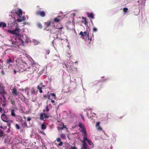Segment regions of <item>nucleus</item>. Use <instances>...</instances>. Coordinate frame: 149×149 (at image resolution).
Here are the masks:
<instances>
[{
	"label": "nucleus",
	"mask_w": 149,
	"mask_h": 149,
	"mask_svg": "<svg viewBox=\"0 0 149 149\" xmlns=\"http://www.w3.org/2000/svg\"><path fill=\"white\" fill-rule=\"evenodd\" d=\"M79 126L80 128V131L82 132L84 136L82 141V145L81 149H90L86 142L88 143L91 148H93L94 147L93 143L91 140L87 138L86 132L84 125L83 124L80 123L79 124Z\"/></svg>",
	"instance_id": "f257e3e1"
},
{
	"label": "nucleus",
	"mask_w": 149,
	"mask_h": 149,
	"mask_svg": "<svg viewBox=\"0 0 149 149\" xmlns=\"http://www.w3.org/2000/svg\"><path fill=\"white\" fill-rule=\"evenodd\" d=\"M20 31V29L18 27H16L15 29L12 30H8L6 31V32L13 34L17 36L16 38H15L12 41H11L13 45H14L15 44V46L14 45H13L14 47H18L19 44H18V42H22L24 40L22 39V38H23V37L22 36L19 34Z\"/></svg>",
	"instance_id": "f03ea898"
},
{
	"label": "nucleus",
	"mask_w": 149,
	"mask_h": 149,
	"mask_svg": "<svg viewBox=\"0 0 149 149\" xmlns=\"http://www.w3.org/2000/svg\"><path fill=\"white\" fill-rule=\"evenodd\" d=\"M16 13L17 15V21L19 22L24 21L26 19L24 16H22V10L20 9H18L16 11Z\"/></svg>",
	"instance_id": "7ed1b4c3"
},
{
	"label": "nucleus",
	"mask_w": 149,
	"mask_h": 149,
	"mask_svg": "<svg viewBox=\"0 0 149 149\" xmlns=\"http://www.w3.org/2000/svg\"><path fill=\"white\" fill-rule=\"evenodd\" d=\"M51 95L54 97V99H56V96L55 94L54 93H50L49 95L48 96V100H50L51 102L54 105L55 104V101L54 100H52V98H51L50 96Z\"/></svg>",
	"instance_id": "20e7f679"
},
{
	"label": "nucleus",
	"mask_w": 149,
	"mask_h": 149,
	"mask_svg": "<svg viewBox=\"0 0 149 149\" xmlns=\"http://www.w3.org/2000/svg\"><path fill=\"white\" fill-rule=\"evenodd\" d=\"M18 61H21V59L20 58H19L18 59H17L15 60L16 62L17 63V65L15 67V68L14 69V72L15 74L17 72L20 71L22 70L21 69L19 68V66L18 65V64L19 65Z\"/></svg>",
	"instance_id": "39448f33"
},
{
	"label": "nucleus",
	"mask_w": 149,
	"mask_h": 149,
	"mask_svg": "<svg viewBox=\"0 0 149 149\" xmlns=\"http://www.w3.org/2000/svg\"><path fill=\"white\" fill-rule=\"evenodd\" d=\"M100 122H97L95 124V127L96 129L97 130L101 132L103 130V129L102 127L100 126Z\"/></svg>",
	"instance_id": "423d86ee"
},
{
	"label": "nucleus",
	"mask_w": 149,
	"mask_h": 149,
	"mask_svg": "<svg viewBox=\"0 0 149 149\" xmlns=\"http://www.w3.org/2000/svg\"><path fill=\"white\" fill-rule=\"evenodd\" d=\"M22 36H23V38L22 39L24 40L22 42H18V44L19 43L20 44H23L25 42H30V39L26 35H24Z\"/></svg>",
	"instance_id": "0eeeda50"
},
{
	"label": "nucleus",
	"mask_w": 149,
	"mask_h": 149,
	"mask_svg": "<svg viewBox=\"0 0 149 149\" xmlns=\"http://www.w3.org/2000/svg\"><path fill=\"white\" fill-rule=\"evenodd\" d=\"M15 58L13 56L12 58L9 57L6 60V63L9 64L10 63H13L14 61Z\"/></svg>",
	"instance_id": "6e6552de"
},
{
	"label": "nucleus",
	"mask_w": 149,
	"mask_h": 149,
	"mask_svg": "<svg viewBox=\"0 0 149 149\" xmlns=\"http://www.w3.org/2000/svg\"><path fill=\"white\" fill-rule=\"evenodd\" d=\"M79 35L82 36L83 38H84V37L86 36L89 39V32H87V31H85L84 32H83L82 31H81L79 33Z\"/></svg>",
	"instance_id": "1a4fd4ad"
},
{
	"label": "nucleus",
	"mask_w": 149,
	"mask_h": 149,
	"mask_svg": "<svg viewBox=\"0 0 149 149\" xmlns=\"http://www.w3.org/2000/svg\"><path fill=\"white\" fill-rule=\"evenodd\" d=\"M27 66L26 63L24 62L21 61V64L19 65L20 69H24L25 67H26Z\"/></svg>",
	"instance_id": "9d476101"
},
{
	"label": "nucleus",
	"mask_w": 149,
	"mask_h": 149,
	"mask_svg": "<svg viewBox=\"0 0 149 149\" xmlns=\"http://www.w3.org/2000/svg\"><path fill=\"white\" fill-rule=\"evenodd\" d=\"M1 117L2 120L3 121L6 122L8 121V118L4 114H2L1 116Z\"/></svg>",
	"instance_id": "9b49d317"
},
{
	"label": "nucleus",
	"mask_w": 149,
	"mask_h": 149,
	"mask_svg": "<svg viewBox=\"0 0 149 149\" xmlns=\"http://www.w3.org/2000/svg\"><path fill=\"white\" fill-rule=\"evenodd\" d=\"M37 14L42 17H44L45 16V12L44 11H38L37 12Z\"/></svg>",
	"instance_id": "f8f14e48"
},
{
	"label": "nucleus",
	"mask_w": 149,
	"mask_h": 149,
	"mask_svg": "<svg viewBox=\"0 0 149 149\" xmlns=\"http://www.w3.org/2000/svg\"><path fill=\"white\" fill-rule=\"evenodd\" d=\"M48 117V116H47L46 114L45 113L41 114H40V119L41 120H42L45 118H47Z\"/></svg>",
	"instance_id": "ddd939ff"
},
{
	"label": "nucleus",
	"mask_w": 149,
	"mask_h": 149,
	"mask_svg": "<svg viewBox=\"0 0 149 149\" xmlns=\"http://www.w3.org/2000/svg\"><path fill=\"white\" fill-rule=\"evenodd\" d=\"M88 17L89 18H91L92 19H93L94 18V14L93 13H87Z\"/></svg>",
	"instance_id": "4468645a"
},
{
	"label": "nucleus",
	"mask_w": 149,
	"mask_h": 149,
	"mask_svg": "<svg viewBox=\"0 0 149 149\" xmlns=\"http://www.w3.org/2000/svg\"><path fill=\"white\" fill-rule=\"evenodd\" d=\"M6 24L4 22H0V27L3 28L6 27Z\"/></svg>",
	"instance_id": "2eb2a0df"
},
{
	"label": "nucleus",
	"mask_w": 149,
	"mask_h": 149,
	"mask_svg": "<svg viewBox=\"0 0 149 149\" xmlns=\"http://www.w3.org/2000/svg\"><path fill=\"white\" fill-rule=\"evenodd\" d=\"M53 23L52 21H49L45 23V25L46 27H48Z\"/></svg>",
	"instance_id": "dca6fc26"
},
{
	"label": "nucleus",
	"mask_w": 149,
	"mask_h": 149,
	"mask_svg": "<svg viewBox=\"0 0 149 149\" xmlns=\"http://www.w3.org/2000/svg\"><path fill=\"white\" fill-rule=\"evenodd\" d=\"M16 111L15 109H13L11 110V115L13 116L16 117V115L15 113V112Z\"/></svg>",
	"instance_id": "f3484780"
},
{
	"label": "nucleus",
	"mask_w": 149,
	"mask_h": 149,
	"mask_svg": "<svg viewBox=\"0 0 149 149\" xmlns=\"http://www.w3.org/2000/svg\"><path fill=\"white\" fill-rule=\"evenodd\" d=\"M12 93L13 95L14 96H16V95H17L18 94L16 90L15 89H14L13 90Z\"/></svg>",
	"instance_id": "a211bd4d"
},
{
	"label": "nucleus",
	"mask_w": 149,
	"mask_h": 149,
	"mask_svg": "<svg viewBox=\"0 0 149 149\" xmlns=\"http://www.w3.org/2000/svg\"><path fill=\"white\" fill-rule=\"evenodd\" d=\"M60 17L58 16L54 19V21L55 22H58L60 20Z\"/></svg>",
	"instance_id": "6ab92c4d"
},
{
	"label": "nucleus",
	"mask_w": 149,
	"mask_h": 149,
	"mask_svg": "<svg viewBox=\"0 0 149 149\" xmlns=\"http://www.w3.org/2000/svg\"><path fill=\"white\" fill-rule=\"evenodd\" d=\"M0 93L1 94L5 93V92L3 87L0 88Z\"/></svg>",
	"instance_id": "aec40b11"
},
{
	"label": "nucleus",
	"mask_w": 149,
	"mask_h": 149,
	"mask_svg": "<svg viewBox=\"0 0 149 149\" xmlns=\"http://www.w3.org/2000/svg\"><path fill=\"white\" fill-rule=\"evenodd\" d=\"M41 129L42 130H45L46 128V126L45 124L43 123L41 125Z\"/></svg>",
	"instance_id": "412c9836"
},
{
	"label": "nucleus",
	"mask_w": 149,
	"mask_h": 149,
	"mask_svg": "<svg viewBox=\"0 0 149 149\" xmlns=\"http://www.w3.org/2000/svg\"><path fill=\"white\" fill-rule=\"evenodd\" d=\"M38 88L39 90V91L40 93H42V90L41 87H40V85H38L37 87Z\"/></svg>",
	"instance_id": "4be33fe9"
},
{
	"label": "nucleus",
	"mask_w": 149,
	"mask_h": 149,
	"mask_svg": "<svg viewBox=\"0 0 149 149\" xmlns=\"http://www.w3.org/2000/svg\"><path fill=\"white\" fill-rule=\"evenodd\" d=\"M140 3L141 5L144 6L145 3V0H141V1Z\"/></svg>",
	"instance_id": "5701e85b"
},
{
	"label": "nucleus",
	"mask_w": 149,
	"mask_h": 149,
	"mask_svg": "<svg viewBox=\"0 0 149 149\" xmlns=\"http://www.w3.org/2000/svg\"><path fill=\"white\" fill-rule=\"evenodd\" d=\"M88 111H89V112H92L91 110V109H89L88 110ZM88 112L89 111H88L87 112V116H88V117H91V116L89 115V113H88Z\"/></svg>",
	"instance_id": "b1692460"
},
{
	"label": "nucleus",
	"mask_w": 149,
	"mask_h": 149,
	"mask_svg": "<svg viewBox=\"0 0 149 149\" xmlns=\"http://www.w3.org/2000/svg\"><path fill=\"white\" fill-rule=\"evenodd\" d=\"M72 62L71 61L69 63H67V65L68 67L70 66V67H71L72 66V65L70 64H72Z\"/></svg>",
	"instance_id": "393cba45"
},
{
	"label": "nucleus",
	"mask_w": 149,
	"mask_h": 149,
	"mask_svg": "<svg viewBox=\"0 0 149 149\" xmlns=\"http://www.w3.org/2000/svg\"><path fill=\"white\" fill-rule=\"evenodd\" d=\"M63 127H58V130H59L60 129H61V130H63V128H66L67 129V128H66L65 127V126H64L63 125Z\"/></svg>",
	"instance_id": "a878e982"
},
{
	"label": "nucleus",
	"mask_w": 149,
	"mask_h": 149,
	"mask_svg": "<svg viewBox=\"0 0 149 149\" xmlns=\"http://www.w3.org/2000/svg\"><path fill=\"white\" fill-rule=\"evenodd\" d=\"M33 42L35 45H37L38 43V42L36 40H33Z\"/></svg>",
	"instance_id": "bb28decb"
},
{
	"label": "nucleus",
	"mask_w": 149,
	"mask_h": 149,
	"mask_svg": "<svg viewBox=\"0 0 149 149\" xmlns=\"http://www.w3.org/2000/svg\"><path fill=\"white\" fill-rule=\"evenodd\" d=\"M38 26L40 29H41L42 28V26L40 23H38Z\"/></svg>",
	"instance_id": "cd10ccee"
},
{
	"label": "nucleus",
	"mask_w": 149,
	"mask_h": 149,
	"mask_svg": "<svg viewBox=\"0 0 149 149\" xmlns=\"http://www.w3.org/2000/svg\"><path fill=\"white\" fill-rule=\"evenodd\" d=\"M97 31V29L95 27H93V32H96Z\"/></svg>",
	"instance_id": "c85d7f7f"
},
{
	"label": "nucleus",
	"mask_w": 149,
	"mask_h": 149,
	"mask_svg": "<svg viewBox=\"0 0 149 149\" xmlns=\"http://www.w3.org/2000/svg\"><path fill=\"white\" fill-rule=\"evenodd\" d=\"M15 23H13L12 24H11L10 26H9V27H10V28L11 29V28L12 27V26L14 25V24Z\"/></svg>",
	"instance_id": "c756f323"
},
{
	"label": "nucleus",
	"mask_w": 149,
	"mask_h": 149,
	"mask_svg": "<svg viewBox=\"0 0 149 149\" xmlns=\"http://www.w3.org/2000/svg\"><path fill=\"white\" fill-rule=\"evenodd\" d=\"M61 137L62 138H63V139H64L65 138V134H63L61 135Z\"/></svg>",
	"instance_id": "7c9ffc66"
},
{
	"label": "nucleus",
	"mask_w": 149,
	"mask_h": 149,
	"mask_svg": "<svg viewBox=\"0 0 149 149\" xmlns=\"http://www.w3.org/2000/svg\"><path fill=\"white\" fill-rule=\"evenodd\" d=\"M70 149H77L75 146H71Z\"/></svg>",
	"instance_id": "2f4dec72"
},
{
	"label": "nucleus",
	"mask_w": 149,
	"mask_h": 149,
	"mask_svg": "<svg viewBox=\"0 0 149 149\" xmlns=\"http://www.w3.org/2000/svg\"><path fill=\"white\" fill-rule=\"evenodd\" d=\"M61 139L60 138H57V139H56V141L58 142H61Z\"/></svg>",
	"instance_id": "473e14b6"
},
{
	"label": "nucleus",
	"mask_w": 149,
	"mask_h": 149,
	"mask_svg": "<svg viewBox=\"0 0 149 149\" xmlns=\"http://www.w3.org/2000/svg\"><path fill=\"white\" fill-rule=\"evenodd\" d=\"M128 10V8H124L123 9V11L124 12H126Z\"/></svg>",
	"instance_id": "72a5a7b5"
},
{
	"label": "nucleus",
	"mask_w": 149,
	"mask_h": 149,
	"mask_svg": "<svg viewBox=\"0 0 149 149\" xmlns=\"http://www.w3.org/2000/svg\"><path fill=\"white\" fill-rule=\"evenodd\" d=\"M83 19H84V22H85V24H87V22L86 20V18H84Z\"/></svg>",
	"instance_id": "f704fd0d"
},
{
	"label": "nucleus",
	"mask_w": 149,
	"mask_h": 149,
	"mask_svg": "<svg viewBox=\"0 0 149 149\" xmlns=\"http://www.w3.org/2000/svg\"><path fill=\"white\" fill-rule=\"evenodd\" d=\"M15 127L17 129H19V126L17 124L15 125Z\"/></svg>",
	"instance_id": "c9c22d12"
},
{
	"label": "nucleus",
	"mask_w": 149,
	"mask_h": 149,
	"mask_svg": "<svg viewBox=\"0 0 149 149\" xmlns=\"http://www.w3.org/2000/svg\"><path fill=\"white\" fill-rule=\"evenodd\" d=\"M63 144V142H60V143H59L58 145L59 146H62Z\"/></svg>",
	"instance_id": "e433bc0d"
},
{
	"label": "nucleus",
	"mask_w": 149,
	"mask_h": 149,
	"mask_svg": "<svg viewBox=\"0 0 149 149\" xmlns=\"http://www.w3.org/2000/svg\"><path fill=\"white\" fill-rule=\"evenodd\" d=\"M48 106H49H49H48V105H47V107H46L47 111V112L49 110V109L48 108Z\"/></svg>",
	"instance_id": "4c0bfd02"
},
{
	"label": "nucleus",
	"mask_w": 149,
	"mask_h": 149,
	"mask_svg": "<svg viewBox=\"0 0 149 149\" xmlns=\"http://www.w3.org/2000/svg\"><path fill=\"white\" fill-rule=\"evenodd\" d=\"M49 52L50 51L49 50H47L46 51V53L47 54H48L49 53Z\"/></svg>",
	"instance_id": "58836bf2"
},
{
	"label": "nucleus",
	"mask_w": 149,
	"mask_h": 149,
	"mask_svg": "<svg viewBox=\"0 0 149 149\" xmlns=\"http://www.w3.org/2000/svg\"><path fill=\"white\" fill-rule=\"evenodd\" d=\"M40 85V86H41V87H45V86H42V83H41Z\"/></svg>",
	"instance_id": "ea45409f"
},
{
	"label": "nucleus",
	"mask_w": 149,
	"mask_h": 149,
	"mask_svg": "<svg viewBox=\"0 0 149 149\" xmlns=\"http://www.w3.org/2000/svg\"><path fill=\"white\" fill-rule=\"evenodd\" d=\"M3 97L4 100V101H5L6 100V99L5 98V96L4 95H3Z\"/></svg>",
	"instance_id": "a19ab883"
},
{
	"label": "nucleus",
	"mask_w": 149,
	"mask_h": 149,
	"mask_svg": "<svg viewBox=\"0 0 149 149\" xmlns=\"http://www.w3.org/2000/svg\"><path fill=\"white\" fill-rule=\"evenodd\" d=\"M31 120V119L30 118H28L27 119V120L28 121H30V120Z\"/></svg>",
	"instance_id": "79ce46f5"
},
{
	"label": "nucleus",
	"mask_w": 149,
	"mask_h": 149,
	"mask_svg": "<svg viewBox=\"0 0 149 149\" xmlns=\"http://www.w3.org/2000/svg\"><path fill=\"white\" fill-rule=\"evenodd\" d=\"M19 90H20L21 91H24V90L23 89H19Z\"/></svg>",
	"instance_id": "37998d69"
},
{
	"label": "nucleus",
	"mask_w": 149,
	"mask_h": 149,
	"mask_svg": "<svg viewBox=\"0 0 149 149\" xmlns=\"http://www.w3.org/2000/svg\"><path fill=\"white\" fill-rule=\"evenodd\" d=\"M2 109L0 107V112H1V111H2Z\"/></svg>",
	"instance_id": "c03bdc74"
},
{
	"label": "nucleus",
	"mask_w": 149,
	"mask_h": 149,
	"mask_svg": "<svg viewBox=\"0 0 149 149\" xmlns=\"http://www.w3.org/2000/svg\"><path fill=\"white\" fill-rule=\"evenodd\" d=\"M81 118L83 120H84V116H81Z\"/></svg>",
	"instance_id": "a18cd8bd"
},
{
	"label": "nucleus",
	"mask_w": 149,
	"mask_h": 149,
	"mask_svg": "<svg viewBox=\"0 0 149 149\" xmlns=\"http://www.w3.org/2000/svg\"><path fill=\"white\" fill-rule=\"evenodd\" d=\"M24 26H24V25H25V24H27V23H26V22H24Z\"/></svg>",
	"instance_id": "49530a36"
},
{
	"label": "nucleus",
	"mask_w": 149,
	"mask_h": 149,
	"mask_svg": "<svg viewBox=\"0 0 149 149\" xmlns=\"http://www.w3.org/2000/svg\"><path fill=\"white\" fill-rule=\"evenodd\" d=\"M11 66V65L10 64V65H9L8 66V68H10V67Z\"/></svg>",
	"instance_id": "de8ad7c7"
},
{
	"label": "nucleus",
	"mask_w": 149,
	"mask_h": 149,
	"mask_svg": "<svg viewBox=\"0 0 149 149\" xmlns=\"http://www.w3.org/2000/svg\"><path fill=\"white\" fill-rule=\"evenodd\" d=\"M2 105H3V106H5V105H6V104H2Z\"/></svg>",
	"instance_id": "09e8293b"
},
{
	"label": "nucleus",
	"mask_w": 149,
	"mask_h": 149,
	"mask_svg": "<svg viewBox=\"0 0 149 149\" xmlns=\"http://www.w3.org/2000/svg\"><path fill=\"white\" fill-rule=\"evenodd\" d=\"M51 96V95L50 96ZM52 96V97H51V98H52V99H54V97H53V96Z\"/></svg>",
	"instance_id": "8fccbe9b"
},
{
	"label": "nucleus",
	"mask_w": 149,
	"mask_h": 149,
	"mask_svg": "<svg viewBox=\"0 0 149 149\" xmlns=\"http://www.w3.org/2000/svg\"><path fill=\"white\" fill-rule=\"evenodd\" d=\"M1 72H2V73L3 74V71H2Z\"/></svg>",
	"instance_id": "3c124183"
},
{
	"label": "nucleus",
	"mask_w": 149,
	"mask_h": 149,
	"mask_svg": "<svg viewBox=\"0 0 149 149\" xmlns=\"http://www.w3.org/2000/svg\"><path fill=\"white\" fill-rule=\"evenodd\" d=\"M65 65L66 67V68L68 67V66H67V65H66L65 64Z\"/></svg>",
	"instance_id": "603ef678"
},
{
	"label": "nucleus",
	"mask_w": 149,
	"mask_h": 149,
	"mask_svg": "<svg viewBox=\"0 0 149 149\" xmlns=\"http://www.w3.org/2000/svg\"><path fill=\"white\" fill-rule=\"evenodd\" d=\"M77 63V61H76V62H75V63Z\"/></svg>",
	"instance_id": "864d4df0"
},
{
	"label": "nucleus",
	"mask_w": 149,
	"mask_h": 149,
	"mask_svg": "<svg viewBox=\"0 0 149 149\" xmlns=\"http://www.w3.org/2000/svg\"><path fill=\"white\" fill-rule=\"evenodd\" d=\"M138 2H140V0H139Z\"/></svg>",
	"instance_id": "5fc2aeb1"
},
{
	"label": "nucleus",
	"mask_w": 149,
	"mask_h": 149,
	"mask_svg": "<svg viewBox=\"0 0 149 149\" xmlns=\"http://www.w3.org/2000/svg\"><path fill=\"white\" fill-rule=\"evenodd\" d=\"M48 100L47 102V103H48Z\"/></svg>",
	"instance_id": "6e6d98bb"
},
{
	"label": "nucleus",
	"mask_w": 149,
	"mask_h": 149,
	"mask_svg": "<svg viewBox=\"0 0 149 149\" xmlns=\"http://www.w3.org/2000/svg\"><path fill=\"white\" fill-rule=\"evenodd\" d=\"M51 32L52 33H53L52 32V31H51Z\"/></svg>",
	"instance_id": "4d7b16f0"
},
{
	"label": "nucleus",
	"mask_w": 149,
	"mask_h": 149,
	"mask_svg": "<svg viewBox=\"0 0 149 149\" xmlns=\"http://www.w3.org/2000/svg\"><path fill=\"white\" fill-rule=\"evenodd\" d=\"M25 125H26V123H25Z\"/></svg>",
	"instance_id": "13d9d810"
},
{
	"label": "nucleus",
	"mask_w": 149,
	"mask_h": 149,
	"mask_svg": "<svg viewBox=\"0 0 149 149\" xmlns=\"http://www.w3.org/2000/svg\"><path fill=\"white\" fill-rule=\"evenodd\" d=\"M43 134H45V133H43Z\"/></svg>",
	"instance_id": "bf43d9fd"
}]
</instances>
